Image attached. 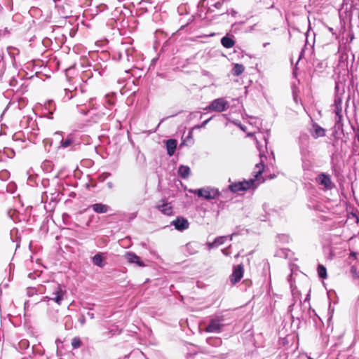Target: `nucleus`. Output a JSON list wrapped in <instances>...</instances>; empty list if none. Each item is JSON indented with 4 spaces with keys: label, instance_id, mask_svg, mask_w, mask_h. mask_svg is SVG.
I'll return each instance as SVG.
<instances>
[{
    "label": "nucleus",
    "instance_id": "obj_57",
    "mask_svg": "<svg viewBox=\"0 0 359 359\" xmlns=\"http://www.w3.org/2000/svg\"><path fill=\"white\" fill-rule=\"evenodd\" d=\"M119 84H122L124 82V80L123 79H118L117 81Z\"/></svg>",
    "mask_w": 359,
    "mask_h": 359
},
{
    "label": "nucleus",
    "instance_id": "obj_25",
    "mask_svg": "<svg viewBox=\"0 0 359 359\" xmlns=\"http://www.w3.org/2000/svg\"><path fill=\"white\" fill-rule=\"evenodd\" d=\"M233 36H225L221 39L222 45H234L235 41Z\"/></svg>",
    "mask_w": 359,
    "mask_h": 359
},
{
    "label": "nucleus",
    "instance_id": "obj_43",
    "mask_svg": "<svg viewBox=\"0 0 359 359\" xmlns=\"http://www.w3.org/2000/svg\"><path fill=\"white\" fill-rule=\"evenodd\" d=\"M222 1H217L213 4V6L217 9L220 8L222 7Z\"/></svg>",
    "mask_w": 359,
    "mask_h": 359
},
{
    "label": "nucleus",
    "instance_id": "obj_47",
    "mask_svg": "<svg viewBox=\"0 0 359 359\" xmlns=\"http://www.w3.org/2000/svg\"><path fill=\"white\" fill-rule=\"evenodd\" d=\"M208 246L209 250H210L212 248H216L215 244H213V241L211 242V243H208Z\"/></svg>",
    "mask_w": 359,
    "mask_h": 359
},
{
    "label": "nucleus",
    "instance_id": "obj_31",
    "mask_svg": "<svg viewBox=\"0 0 359 359\" xmlns=\"http://www.w3.org/2000/svg\"><path fill=\"white\" fill-rule=\"evenodd\" d=\"M42 167L46 172H50L53 170V163L49 161L43 163Z\"/></svg>",
    "mask_w": 359,
    "mask_h": 359
},
{
    "label": "nucleus",
    "instance_id": "obj_23",
    "mask_svg": "<svg viewBox=\"0 0 359 359\" xmlns=\"http://www.w3.org/2000/svg\"><path fill=\"white\" fill-rule=\"evenodd\" d=\"M317 271L319 278L325 279L327 277V269L324 265L319 264L318 265Z\"/></svg>",
    "mask_w": 359,
    "mask_h": 359
},
{
    "label": "nucleus",
    "instance_id": "obj_48",
    "mask_svg": "<svg viewBox=\"0 0 359 359\" xmlns=\"http://www.w3.org/2000/svg\"><path fill=\"white\" fill-rule=\"evenodd\" d=\"M107 187L109 188V189H112L114 187V184L113 182H108L107 183Z\"/></svg>",
    "mask_w": 359,
    "mask_h": 359
},
{
    "label": "nucleus",
    "instance_id": "obj_16",
    "mask_svg": "<svg viewBox=\"0 0 359 359\" xmlns=\"http://www.w3.org/2000/svg\"><path fill=\"white\" fill-rule=\"evenodd\" d=\"M90 208H91L95 212L99 214L107 213L111 210L110 206L101 203H94L90 206Z\"/></svg>",
    "mask_w": 359,
    "mask_h": 359
},
{
    "label": "nucleus",
    "instance_id": "obj_45",
    "mask_svg": "<svg viewBox=\"0 0 359 359\" xmlns=\"http://www.w3.org/2000/svg\"><path fill=\"white\" fill-rule=\"evenodd\" d=\"M228 194H229V192L227 194H224L223 197H219V198H221L220 200H225L227 202L229 200Z\"/></svg>",
    "mask_w": 359,
    "mask_h": 359
},
{
    "label": "nucleus",
    "instance_id": "obj_4",
    "mask_svg": "<svg viewBox=\"0 0 359 359\" xmlns=\"http://www.w3.org/2000/svg\"><path fill=\"white\" fill-rule=\"evenodd\" d=\"M226 315L222 313H216L210 319L208 325L205 328V332L208 333H220L222 328L228 325L226 323Z\"/></svg>",
    "mask_w": 359,
    "mask_h": 359
},
{
    "label": "nucleus",
    "instance_id": "obj_7",
    "mask_svg": "<svg viewBox=\"0 0 359 359\" xmlns=\"http://www.w3.org/2000/svg\"><path fill=\"white\" fill-rule=\"evenodd\" d=\"M358 253L355 252H351L348 257L347 258V263L349 266V269L346 271V273L348 274L350 277L353 280H356L359 278V274L358 271V266L355 264H352V261H355L357 259Z\"/></svg>",
    "mask_w": 359,
    "mask_h": 359
},
{
    "label": "nucleus",
    "instance_id": "obj_21",
    "mask_svg": "<svg viewBox=\"0 0 359 359\" xmlns=\"http://www.w3.org/2000/svg\"><path fill=\"white\" fill-rule=\"evenodd\" d=\"M62 93L65 94V95L62 97V100L64 102L70 100L77 95L76 91L74 92L69 88H64Z\"/></svg>",
    "mask_w": 359,
    "mask_h": 359
},
{
    "label": "nucleus",
    "instance_id": "obj_35",
    "mask_svg": "<svg viewBox=\"0 0 359 359\" xmlns=\"http://www.w3.org/2000/svg\"><path fill=\"white\" fill-rule=\"evenodd\" d=\"M9 85L11 87L16 88L18 85V81L15 77H12L9 81Z\"/></svg>",
    "mask_w": 359,
    "mask_h": 359
},
{
    "label": "nucleus",
    "instance_id": "obj_27",
    "mask_svg": "<svg viewBox=\"0 0 359 359\" xmlns=\"http://www.w3.org/2000/svg\"><path fill=\"white\" fill-rule=\"evenodd\" d=\"M198 244L195 242H190L187 244L186 247L187 250L189 252L191 255H194L197 252V250L196 249Z\"/></svg>",
    "mask_w": 359,
    "mask_h": 359
},
{
    "label": "nucleus",
    "instance_id": "obj_22",
    "mask_svg": "<svg viewBox=\"0 0 359 359\" xmlns=\"http://www.w3.org/2000/svg\"><path fill=\"white\" fill-rule=\"evenodd\" d=\"M245 70V67L242 64H234L231 70L232 75L235 76H240Z\"/></svg>",
    "mask_w": 359,
    "mask_h": 359
},
{
    "label": "nucleus",
    "instance_id": "obj_28",
    "mask_svg": "<svg viewBox=\"0 0 359 359\" xmlns=\"http://www.w3.org/2000/svg\"><path fill=\"white\" fill-rule=\"evenodd\" d=\"M82 345V341L79 337H75L72 339V346L73 349H77Z\"/></svg>",
    "mask_w": 359,
    "mask_h": 359
},
{
    "label": "nucleus",
    "instance_id": "obj_33",
    "mask_svg": "<svg viewBox=\"0 0 359 359\" xmlns=\"http://www.w3.org/2000/svg\"><path fill=\"white\" fill-rule=\"evenodd\" d=\"M192 135H193L192 130H189V133H188L187 136L186 137V138L184 140H182V142H181L180 147H181L187 144V142L189 140L192 139Z\"/></svg>",
    "mask_w": 359,
    "mask_h": 359
},
{
    "label": "nucleus",
    "instance_id": "obj_40",
    "mask_svg": "<svg viewBox=\"0 0 359 359\" xmlns=\"http://www.w3.org/2000/svg\"><path fill=\"white\" fill-rule=\"evenodd\" d=\"M47 104H48L47 107L48 108L49 110H50L52 108L53 109H55V103H54L53 100H48Z\"/></svg>",
    "mask_w": 359,
    "mask_h": 359
},
{
    "label": "nucleus",
    "instance_id": "obj_53",
    "mask_svg": "<svg viewBox=\"0 0 359 359\" xmlns=\"http://www.w3.org/2000/svg\"><path fill=\"white\" fill-rule=\"evenodd\" d=\"M287 251H288L287 250H286V249H283V250H280V252H281L282 254H284V255H285V257H287V255L286 254V252H287Z\"/></svg>",
    "mask_w": 359,
    "mask_h": 359
},
{
    "label": "nucleus",
    "instance_id": "obj_44",
    "mask_svg": "<svg viewBox=\"0 0 359 359\" xmlns=\"http://www.w3.org/2000/svg\"><path fill=\"white\" fill-rule=\"evenodd\" d=\"M158 60V57H156L153 58L151 60V61L150 67L151 66H153V67L155 66V65H156V63Z\"/></svg>",
    "mask_w": 359,
    "mask_h": 359
},
{
    "label": "nucleus",
    "instance_id": "obj_62",
    "mask_svg": "<svg viewBox=\"0 0 359 359\" xmlns=\"http://www.w3.org/2000/svg\"><path fill=\"white\" fill-rule=\"evenodd\" d=\"M222 252H223V253H224L225 255H226V251H225V250H222Z\"/></svg>",
    "mask_w": 359,
    "mask_h": 359
},
{
    "label": "nucleus",
    "instance_id": "obj_42",
    "mask_svg": "<svg viewBox=\"0 0 359 359\" xmlns=\"http://www.w3.org/2000/svg\"><path fill=\"white\" fill-rule=\"evenodd\" d=\"M211 119H212V117H210V118H208V119L205 120L204 121H203V122L201 123V125L197 126L196 127H197V128H203V127H205V126L207 125V123H208Z\"/></svg>",
    "mask_w": 359,
    "mask_h": 359
},
{
    "label": "nucleus",
    "instance_id": "obj_41",
    "mask_svg": "<svg viewBox=\"0 0 359 359\" xmlns=\"http://www.w3.org/2000/svg\"><path fill=\"white\" fill-rule=\"evenodd\" d=\"M78 321L80 323L81 325H83L86 323V318L84 315H81L79 318Z\"/></svg>",
    "mask_w": 359,
    "mask_h": 359
},
{
    "label": "nucleus",
    "instance_id": "obj_10",
    "mask_svg": "<svg viewBox=\"0 0 359 359\" xmlns=\"http://www.w3.org/2000/svg\"><path fill=\"white\" fill-rule=\"evenodd\" d=\"M171 225H173L176 230L183 231L189 228V223L187 219L184 217L179 216L171 222Z\"/></svg>",
    "mask_w": 359,
    "mask_h": 359
},
{
    "label": "nucleus",
    "instance_id": "obj_14",
    "mask_svg": "<svg viewBox=\"0 0 359 359\" xmlns=\"http://www.w3.org/2000/svg\"><path fill=\"white\" fill-rule=\"evenodd\" d=\"M105 253L104 252H97L95 254L92 258V262L95 266H99L100 268H103L106 263L104 262V260L106 259L104 256Z\"/></svg>",
    "mask_w": 359,
    "mask_h": 359
},
{
    "label": "nucleus",
    "instance_id": "obj_9",
    "mask_svg": "<svg viewBox=\"0 0 359 359\" xmlns=\"http://www.w3.org/2000/svg\"><path fill=\"white\" fill-rule=\"evenodd\" d=\"M135 48L133 47L123 48V50H118L116 55H114L115 58L118 60H126L128 62L133 61V53Z\"/></svg>",
    "mask_w": 359,
    "mask_h": 359
},
{
    "label": "nucleus",
    "instance_id": "obj_49",
    "mask_svg": "<svg viewBox=\"0 0 359 359\" xmlns=\"http://www.w3.org/2000/svg\"><path fill=\"white\" fill-rule=\"evenodd\" d=\"M303 140H305V141H307L308 140V137L307 135H302L300 137V142H302Z\"/></svg>",
    "mask_w": 359,
    "mask_h": 359
},
{
    "label": "nucleus",
    "instance_id": "obj_24",
    "mask_svg": "<svg viewBox=\"0 0 359 359\" xmlns=\"http://www.w3.org/2000/svg\"><path fill=\"white\" fill-rule=\"evenodd\" d=\"M7 52L8 55L13 58L14 60H15V56L19 55V50L16 48L15 46H7L6 48Z\"/></svg>",
    "mask_w": 359,
    "mask_h": 359
},
{
    "label": "nucleus",
    "instance_id": "obj_56",
    "mask_svg": "<svg viewBox=\"0 0 359 359\" xmlns=\"http://www.w3.org/2000/svg\"><path fill=\"white\" fill-rule=\"evenodd\" d=\"M55 135H60V136H62V132H60V131H57V132H55L54 133Z\"/></svg>",
    "mask_w": 359,
    "mask_h": 359
},
{
    "label": "nucleus",
    "instance_id": "obj_29",
    "mask_svg": "<svg viewBox=\"0 0 359 359\" xmlns=\"http://www.w3.org/2000/svg\"><path fill=\"white\" fill-rule=\"evenodd\" d=\"M227 236H218L213 241V244L217 247L222 245L226 240Z\"/></svg>",
    "mask_w": 359,
    "mask_h": 359
},
{
    "label": "nucleus",
    "instance_id": "obj_50",
    "mask_svg": "<svg viewBox=\"0 0 359 359\" xmlns=\"http://www.w3.org/2000/svg\"><path fill=\"white\" fill-rule=\"evenodd\" d=\"M28 277L31 279H34L35 278V273H29L28 274Z\"/></svg>",
    "mask_w": 359,
    "mask_h": 359
},
{
    "label": "nucleus",
    "instance_id": "obj_8",
    "mask_svg": "<svg viewBox=\"0 0 359 359\" xmlns=\"http://www.w3.org/2000/svg\"><path fill=\"white\" fill-rule=\"evenodd\" d=\"M155 208L161 213L165 215H172L173 213V207L171 203L168 202L167 198H164L159 201Z\"/></svg>",
    "mask_w": 359,
    "mask_h": 359
},
{
    "label": "nucleus",
    "instance_id": "obj_13",
    "mask_svg": "<svg viewBox=\"0 0 359 359\" xmlns=\"http://www.w3.org/2000/svg\"><path fill=\"white\" fill-rule=\"evenodd\" d=\"M124 257L130 264H135L140 267L145 266V264L141 260V258L133 252H126Z\"/></svg>",
    "mask_w": 359,
    "mask_h": 359
},
{
    "label": "nucleus",
    "instance_id": "obj_64",
    "mask_svg": "<svg viewBox=\"0 0 359 359\" xmlns=\"http://www.w3.org/2000/svg\"><path fill=\"white\" fill-rule=\"evenodd\" d=\"M15 229L11 230V235L13 233Z\"/></svg>",
    "mask_w": 359,
    "mask_h": 359
},
{
    "label": "nucleus",
    "instance_id": "obj_59",
    "mask_svg": "<svg viewBox=\"0 0 359 359\" xmlns=\"http://www.w3.org/2000/svg\"><path fill=\"white\" fill-rule=\"evenodd\" d=\"M231 14L233 15H235L236 14V12L235 11L232 10Z\"/></svg>",
    "mask_w": 359,
    "mask_h": 359
},
{
    "label": "nucleus",
    "instance_id": "obj_17",
    "mask_svg": "<svg viewBox=\"0 0 359 359\" xmlns=\"http://www.w3.org/2000/svg\"><path fill=\"white\" fill-rule=\"evenodd\" d=\"M311 135L317 139L318 137H324L325 135V130L318 124L314 123L312 125V130H311Z\"/></svg>",
    "mask_w": 359,
    "mask_h": 359
},
{
    "label": "nucleus",
    "instance_id": "obj_26",
    "mask_svg": "<svg viewBox=\"0 0 359 359\" xmlns=\"http://www.w3.org/2000/svg\"><path fill=\"white\" fill-rule=\"evenodd\" d=\"M8 216L15 222H16L18 220L20 221L18 219L19 212L15 210H9L7 212Z\"/></svg>",
    "mask_w": 359,
    "mask_h": 359
},
{
    "label": "nucleus",
    "instance_id": "obj_63",
    "mask_svg": "<svg viewBox=\"0 0 359 359\" xmlns=\"http://www.w3.org/2000/svg\"><path fill=\"white\" fill-rule=\"evenodd\" d=\"M222 252H223V253H224L225 255H226V251H225V250H222Z\"/></svg>",
    "mask_w": 359,
    "mask_h": 359
},
{
    "label": "nucleus",
    "instance_id": "obj_37",
    "mask_svg": "<svg viewBox=\"0 0 359 359\" xmlns=\"http://www.w3.org/2000/svg\"><path fill=\"white\" fill-rule=\"evenodd\" d=\"M306 49H307V46H304L303 48L302 49L301 52L299 53L298 60H297V62L296 63V66L297 65L298 62L299 60H301L304 57V53H305Z\"/></svg>",
    "mask_w": 359,
    "mask_h": 359
},
{
    "label": "nucleus",
    "instance_id": "obj_20",
    "mask_svg": "<svg viewBox=\"0 0 359 359\" xmlns=\"http://www.w3.org/2000/svg\"><path fill=\"white\" fill-rule=\"evenodd\" d=\"M74 142V137L72 133L69 134L66 139L62 138L60 141V147L67 148L71 146Z\"/></svg>",
    "mask_w": 359,
    "mask_h": 359
},
{
    "label": "nucleus",
    "instance_id": "obj_38",
    "mask_svg": "<svg viewBox=\"0 0 359 359\" xmlns=\"http://www.w3.org/2000/svg\"><path fill=\"white\" fill-rule=\"evenodd\" d=\"M5 69V63L4 61L0 60V78L2 76V75L4 73Z\"/></svg>",
    "mask_w": 359,
    "mask_h": 359
},
{
    "label": "nucleus",
    "instance_id": "obj_6",
    "mask_svg": "<svg viewBox=\"0 0 359 359\" xmlns=\"http://www.w3.org/2000/svg\"><path fill=\"white\" fill-rule=\"evenodd\" d=\"M229 108V102L224 97L215 99L204 109L209 112H223Z\"/></svg>",
    "mask_w": 359,
    "mask_h": 359
},
{
    "label": "nucleus",
    "instance_id": "obj_1",
    "mask_svg": "<svg viewBox=\"0 0 359 359\" xmlns=\"http://www.w3.org/2000/svg\"><path fill=\"white\" fill-rule=\"evenodd\" d=\"M256 168L259 170L256 172L255 175V179H250L248 180H243L231 183L228 186V188L225 190L230 191L231 192L236 194L239 191H245L250 189L257 188L256 180L262 175L264 171V164L262 163L256 164Z\"/></svg>",
    "mask_w": 359,
    "mask_h": 359
},
{
    "label": "nucleus",
    "instance_id": "obj_52",
    "mask_svg": "<svg viewBox=\"0 0 359 359\" xmlns=\"http://www.w3.org/2000/svg\"><path fill=\"white\" fill-rule=\"evenodd\" d=\"M50 296H46V297H43V299H42V301H44V302H45V301H50V300H51V299H50Z\"/></svg>",
    "mask_w": 359,
    "mask_h": 359
},
{
    "label": "nucleus",
    "instance_id": "obj_15",
    "mask_svg": "<svg viewBox=\"0 0 359 359\" xmlns=\"http://www.w3.org/2000/svg\"><path fill=\"white\" fill-rule=\"evenodd\" d=\"M177 145V140L173 138L168 139L165 141V147L167 154L169 156L174 155Z\"/></svg>",
    "mask_w": 359,
    "mask_h": 359
},
{
    "label": "nucleus",
    "instance_id": "obj_12",
    "mask_svg": "<svg viewBox=\"0 0 359 359\" xmlns=\"http://www.w3.org/2000/svg\"><path fill=\"white\" fill-rule=\"evenodd\" d=\"M243 266L238 264L233 268V273L231 276V282L233 284L238 283L243 276Z\"/></svg>",
    "mask_w": 359,
    "mask_h": 359
},
{
    "label": "nucleus",
    "instance_id": "obj_60",
    "mask_svg": "<svg viewBox=\"0 0 359 359\" xmlns=\"http://www.w3.org/2000/svg\"><path fill=\"white\" fill-rule=\"evenodd\" d=\"M310 48H310V50H311V51H313L314 46H310Z\"/></svg>",
    "mask_w": 359,
    "mask_h": 359
},
{
    "label": "nucleus",
    "instance_id": "obj_30",
    "mask_svg": "<svg viewBox=\"0 0 359 359\" xmlns=\"http://www.w3.org/2000/svg\"><path fill=\"white\" fill-rule=\"evenodd\" d=\"M218 201H219L218 202H215L217 207L218 208L217 214H219L220 210H223L225 209L226 203V201H225V200H219V199Z\"/></svg>",
    "mask_w": 359,
    "mask_h": 359
},
{
    "label": "nucleus",
    "instance_id": "obj_58",
    "mask_svg": "<svg viewBox=\"0 0 359 359\" xmlns=\"http://www.w3.org/2000/svg\"><path fill=\"white\" fill-rule=\"evenodd\" d=\"M108 104H109V105H113V104H114V102L109 100V101H108Z\"/></svg>",
    "mask_w": 359,
    "mask_h": 359
},
{
    "label": "nucleus",
    "instance_id": "obj_55",
    "mask_svg": "<svg viewBox=\"0 0 359 359\" xmlns=\"http://www.w3.org/2000/svg\"><path fill=\"white\" fill-rule=\"evenodd\" d=\"M79 46H73V48H72V49H73V51H74V53H76V50L79 49Z\"/></svg>",
    "mask_w": 359,
    "mask_h": 359
},
{
    "label": "nucleus",
    "instance_id": "obj_2",
    "mask_svg": "<svg viewBox=\"0 0 359 359\" xmlns=\"http://www.w3.org/2000/svg\"><path fill=\"white\" fill-rule=\"evenodd\" d=\"M344 79L343 81L335 79V87H334V100L332 105L333 111L336 114V121L339 122L342 117V98L341 96L344 93Z\"/></svg>",
    "mask_w": 359,
    "mask_h": 359
},
{
    "label": "nucleus",
    "instance_id": "obj_54",
    "mask_svg": "<svg viewBox=\"0 0 359 359\" xmlns=\"http://www.w3.org/2000/svg\"><path fill=\"white\" fill-rule=\"evenodd\" d=\"M353 216L355 218L356 223L358 224L359 223V216H358L356 214H353Z\"/></svg>",
    "mask_w": 359,
    "mask_h": 359
},
{
    "label": "nucleus",
    "instance_id": "obj_36",
    "mask_svg": "<svg viewBox=\"0 0 359 359\" xmlns=\"http://www.w3.org/2000/svg\"><path fill=\"white\" fill-rule=\"evenodd\" d=\"M27 290V293L29 297H32L36 294V289L35 287H28Z\"/></svg>",
    "mask_w": 359,
    "mask_h": 359
},
{
    "label": "nucleus",
    "instance_id": "obj_46",
    "mask_svg": "<svg viewBox=\"0 0 359 359\" xmlns=\"http://www.w3.org/2000/svg\"><path fill=\"white\" fill-rule=\"evenodd\" d=\"M346 49H347V46H338V51L339 52L345 51V50H346Z\"/></svg>",
    "mask_w": 359,
    "mask_h": 359
},
{
    "label": "nucleus",
    "instance_id": "obj_51",
    "mask_svg": "<svg viewBox=\"0 0 359 359\" xmlns=\"http://www.w3.org/2000/svg\"><path fill=\"white\" fill-rule=\"evenodd\" d=\"M87 315L91 318V319H94L95 318V316H94V313H91L90 311H88L87 313Z\"/></svg>",
    "mask_w": 359,
    "mask_h": 359
},
{
    "label": "nucleus",
    "instance_id": "obj_39",
    "mask_svg": "<svg viewBox=\"0 0 359 359\" xmlns=\"http://www.w3.org/2000/svg\"><path fill=\"white\" fill-rule=\"evenodd\" d=\"M278 238L280 241H282L283 242H285V243H287L290 239L289 236L285 234L280 235V236H278Z\"/></svg>",
    "mask_w": 359,
    "mask_h": 359
},
{
    "label": "nucleus",
    "instance_id": "obj_18",
    "mask_svg": "<svg viewBox=\"0 0 359 359\" xmlns=\"http://www.w3.org/2000/svg\"><path fill=\"white\" fill-rule=\"evenodd\" d=\"M178 175L182 179H187L190 174L191 170L188 165H180L177 170Z\"/></svg>",
    "mask_w": 359,
    "mask_h": 359
},
{
    "label": "nucleus",
    "instance_id": "obj_11",
    "mask_svg": "<svg viewBox=\"0 0 359 359\" xmlns=\"http://www.w3.org/2000/svg\"><path fill=\"white\" fill-rule=\"evenodd\" d=\"M316 182L323 186L325 190L331 189L333 185L330 175L325 173L319 174L316 177Z\"/></svg>",
    "mask_w": 359,
    "mask_h": 359
},
{
    "label": "nucleus",
    "instance_id": "obj_61",
    "mask_svg": "<svg viewBox=\"0 0 359 359\" xmlns=\"http://www.w3.org/2000/svg\"><path fill=\"white\" fill-rule=\"evenodd\" d=\"M81 113L83 114H86V112H85L84 111H81Z\"/></svg>",
    "mask_w": 359,
    "mask_h": 359
},
{
    "label": "nucleus",
    "instance_id": "obj_19",
    "mask_svg": "<svg viewBox=\"0 0 359 359\" xmlns=\"http://www.w3.org/2000/svg\"><path fill=\"white\" fill-rule=\"evenodd\" d=\"M155 38L156 43L157 45H160L161 43H163V45H164L165 43L168 42L167 34L161 30H157L155 32Z\"/></svg>",
    "mask_w": 359,
    "mask_h": 359
},
{
    "label": "nucleus",
    "instance_id": "obj_3",
    "mask_svg": "<svg viewBox=\"0 0 359 359\" xmlns=\"http://www.w3.org/2000/svg\"><path fill=\"white\" fill-rule=\"evenodd\" d=\"M190 192L194 194L199 198H203L207 201L219 200V197H223L224 194H227V190H222L212 187H205L204 188L190 190Z\"/></svg>",
    "mask_w": 359,
    "mask_h": 359
},
{
    "label": "nucleus",
    "instance_id": "obj_5",
    "mask_svg": "<svg viewBox=\"0 0 359 359\" xmlns=\"http://www.w3.org/2000/svg\"><path fill=\"white\" fill-rule=\"evenodd\" d=\"M48 292L50 294V299L57 305H61L64 297L67 294L65 287L56 282H52L48 285Z\"/></svg>",
    "mask_w": 359,
    "mask_h": 359
},
{
    "label": "nucleus",
    "instance_id": "obj_34",
    "mask_svg": "<svg viewBox=\"0 0 359 359\" xmlns=\"http://www.w3.org/2000/svg\"><path fill=\"white\" fill-rule=\"evenodd\" d=\"M354 130V142H359V126L353 128Z\"/></svg>",
    "mask_w": 359,
    "mask_h": 359
},
{
    "label": "nucleus",
    "instance_id": "obj_32",
    "mask_svg": "<svg viewBox=\"0 0 359 359\" xmlns=\"http://www.w3.org/2000/svg\"><path fill=\"white\" fill-rule=\"evenodd\" d=\"M19 348L21 350L27 349L29 346V342L27 339H22L19 342Z\"/></svg>",
    "mask_w": 359,
    "mask_h": 359
}]
</instances>
